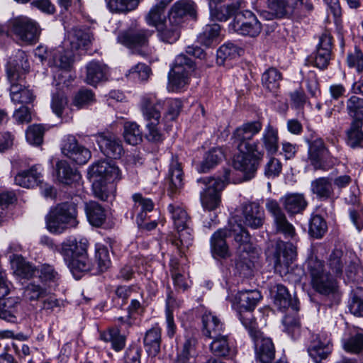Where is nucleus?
Here are the masks:
<instances>
[{"mask_svg": "<svg viewBox=\"0 0 363 363\" xmlns=\"http://www.w3.org/2000/svg\"><path fill=\"white\" fill-rule=\"evenodd\" d=\"M307 269L312 289L323 297L325 304L329 307L339 304L342 293L337 277L327 270L324 262L312 256L307 260Z\"/></svg>", "mask_w": 363, "mask_h": 363, "instance_id": "f257e3e1", "label": "nucleus"}, {"mask_svg": "<svg viewBox=\"0 0 363 363\" xmlns=\"http://www.w3.org/2000/svg\"><path fill=\"white\" fill-rule=\"evenodd\" d=\"M88 240L85 238L77 240L75 238L69 237L60 245L59 253L76 279H79L81 272L91 270V263L87 257Z\"/></svg>", "mask_w": 363, "mask_h": 363, "instance_id": "f03ea898", "label": "nucleus"}, {"mask_svg": "<svg viewBox=\"0 0 363 363\" xmlns=\"http://www.w3.org/2000/svg\"><path fill=\"white\" fill-rule=\"evenodd\" d=\"M89 174L93 179L94 195L102 201H106L111 191L114 188L111 184L110 189L106 184H112L121 179V173L112 162L101 160L94 163L89 168Z\"/></svg>", "mask_w": 363, "mask_h": 363, "instance_id": "7ed1b4c3", "label": "nucleus"}, {"mask_svg": "<svg viewBox=\"0 0 363 363\" xmlns=\"http://www.w3.org/2000/svg\"><path fill=\"white\" fill-rule=\"evenodd\" d=\"M249 218V205L244 203L236 208L230 223L235 240L239 245L238 250L240 252V262L246 265H247V261L250 257ZM247 267H248V266Z\"/></svg>", "mask_w": 363, "mask_h": 363, "instance_id": "20e7f679", "label": "nucleus"}, {"mask_svg": "<svg viewBox=\"0 0 363 363\" xmlns=\"http://www.w3.org/2000/svg\"><path fill=\"white\" fill-rule=\"evenodd\" d=\"M77 215L74 202L60 203L51 208L46 216V228L52 233L61 234L69 228L77 227Z\"/></svg>", "mask_w": 363, "mask_h": 363, "instance_id": "39448f33", "label": "nucleus"}, {"mask_svg": "<svg viewBox=\"0 0 363 363\" xmlns=\"http://www.w3.org/2000/svg\"><path fill=\"white\" fill-rule=\"evenodd\" d=\"M197 182L203 185V191L200 193L202 207L205 211H216L221 203L220 192L225 186V180L206 177L199 179Z\"/></svg>", "mask_w": 363, "mask_h": 363, "instance_id": "423d86ee", "label": "nucleus"}, {"mask_svg": "<svg viewBox=\"0 0 363 363\" xmlns=\"http://www.w3.org/2000/svg\"><path fill=\"white\" fill-rule=\"evenodd\" d=\"M9 26L10 32L21 43L32 45L39 39L40 28L38 23L26 16L11 18L9 21Z\"/></svg>", "mask_w": 363, "mask_h": 363, "instance_id": "0eeeda50", "label": "nucleus"}, {"mask_svg": "<svg viewBox=\"0 0 363 363\" xmlns=\"http://www.w3.org/2000/svg\"><path fill=\"white\" fill-rule=\"evenodd\" d=\"M194 71L193 61L184 55H179L168 74L167 89L177 92L189 84V78Z\"/></svg>", "mask_w": 363, "mask_h": 363, "instance_id": "6e6552de", "label": "nucleus"}, {"mask_svg": "<svg viewBox=\"0 0 363 363\" xmlns=\"http://www.w3.org/2000/svg\"><path fill=\"white\" fill-rule=\"evenodd\" d=\"M238 152L235 155L233 166L243 173L245 180L249 178L250 164V124L246 123L235 132Z\"/></svg>", "mask_w": 363, "mask_h": 363, "instance_id": "1a4fd4ad", "label": "nucleus"}, {"mask_svg": "<svg viewBox=\"0 0 363 363\" xmlns=\"http://www.w3.org/2000/svg\"><path fill=\"white\" fill-rule=\"evenodd\" d=\"M62 153L77 164H85L91 158V151L79 144L75 136L68 135L61 143Z\"/></svg>", "mask_w": 363, "mask_h": 363, "instance_id": "9d476101", "label": "nucleus"}, {"mask_svg": "<svg viewBox=\"0 0 363 363\" xmlns=\"http://www.w3.org/2000/svg\"><path fill=\"white\" fill-rule=\"evenodd\" d=\"M153 33L154 30L140 28L137 23H134L129 28L118 35L117 40L128 48L143 47L147 45L149 38Z\"/></svg>", "mask_w": 363, "mask_h": 363, "instance_id": "9b49d317", "label": "nucleus"}, {"mask_svg": "<svg viewBox=\"0 0 363 363\" xmlns=\"http://www.w3.org/2000/svg\"><path fill=\"white\" fill-rule=\"evenodd\" d=\"M296 257V248L291 242L278 240L273 254L274 266L279 273H286L290 264Z\"/></svg>", "mask_w": 363, "mask_h": 363, "instance_id": "f8f14e48", "label": "nucleus"}, {"mask_svg": "<svg viewBox=\"0 0 363 363\" xmlns=\"http://www.w3.org/2000/svg\"><path fill=\"white\" fill-rule=\"evenodd\" d=\"M29 67L25 52L18 50L8 62L6 72L9 82H23L24 75L28 71Z\"/></svg>", "mask_w": 363, "mask_h": 363, "instance_id": "ddd939ff", "label": "nucleus"}, {"mask_svg": "<svg viewBox=\"0 0 363 363\" xmlns=\"http://www.w3.org/2000/svg\"><path fill=\"white\" fill-rule=\"evenodd\" d=\"M101 151L107 157L113 159L120 158L123 153L121 140L109 133H99L93 135Z\"/></svg>", "mask_w": 363, "mask_h": 363, "instance_id": "4468645a", "label": "nucleus"}, {"mask_svg": "<svg viewBox=\"0 0 363 363\" xmlns=\"http://www.w3.org/2000/svg\"><path fill=\"white\" fill-rule=\"evenodd\" d=\"M73 65V52L63 44L52 50L48 59V65L53 72H69Z\"/></svg>", "mask_w": 363, "mask_h": 363, "instance_id": "2eb2a0df", "label": "nucleus"}, {"mask_svg": "<svg viewBox=\"0 0 363 363\" xmlns=\"http://www.w3.org/2000/svg\"><path fill=\"white\" fill-rule=\"evenodd\" d=\"M164 102L158 99L155 94L148 93L142 96L140 99V111L145 121H160L161 110Z\"/></svg>", "mask_w": 363, "mask_h": 363, "instance_id": "dca6fc26", "label": "nucleus"}, {"mask_svg": "<svg viewBox=\"0 0 363 363\" xmlns=\"http://www.w3.org/2000/svg\"><path fill=\"white\" fill-rule=\"evenodd\" d=\"M196 6L192 0H179L176 1L168 12V18L172 22L182 25L186 16L195 18Z\"/></svg>", "mask_w": 363, "mask_h": 363, "instance_id": "f3484780", "label": "nucleus"}, {"mask_svg": "<svg viewBox=\"0 0 363 363\" xmlns=\"http://www.w3.org/2000/svg\"><path fill=\"white\" fill-rule=\"evenodd\" d=\"M133 205L128 213H130V218L136 216V223L138 226L143 225L147 218L148 212L152 211L154 203L147 198H144L141 194L136 193L132 196Z\"/></svg>", "mask_w": 363, "mask_h": 363, "instance_id": "a211bd4d", "label": "nucleus"}, {"mask_svg": "<svg viewBox=\"0 0 363 363\" xmlns=\"http://www.w3.org/2000/svg\"><path fill=\"white\" fill-rule=\"evenodd\" d=\"M230 230L227 228H219L211 235L210 239L211 252L213 257L225 259L230 256L226 238L230 236Z\"/></svg>", "mask_w": 363, "mask_h": 363, "instance_id": "6ab92c4d", "label": "nucleus"}, {"mask_svg": "<svg viewBox=\"0 0 363 363\" xmlns=\"http://www.w3.org/2000/svg\"><path fill=\"white\" fill-rule=\"evenodd\" d=\"M330 339L326 334L316 335L311 342L308 348L309 355L316 363L325 359L330 353Z\"/></svg>", "mask_w": 363, "mask_h": 363, "instance_id": "aec40b11", "label": "nucleus"}, {"mask_svg": "<svg viewBox=\"0 0 363 363\" xmlns=\"http://www.w3.org/2000/svg\"><path fill=\"white\" fill-rule=\"evenodd\" d=\"M280 203L290 216L301 213L308 206L304 194L301 193H287L280 199Z\"/></svg>", "mask_w": 363, "mask_h": 363, "instance_id": "412c9836", "label": "nucleus"}, {"mask_svg": "<svg viewBox=\"0 0 363 363\" xmlns=\"http://www.w3.org/2000/svg\"><path fill=\"white\" fill-rule=\"evenodd\" d=\"M352 254L351 252H344L339 249H335L329 255L328 259V266L330 273L337 278H340Z\"/></svg>", "mask_w": 363, "mask_h": 363, "instance_id": "4be33fe9", "label": "nucleus"}, {"mask_svg": "<svg viewBox=\"0 0 363 363\" xmlns=\"http://www.w3.org/2000/svg\"><path fill=\"white\" fill-rule=\"evenodd\" d=\"M310 190L320 201L330 199L334 196L333 179L328 177L316 178L311 182Z\"/></svg>", "mask_w": 363, "mask_h": 363, "instance_id": "5701e85b", "label": "nucleus"}, {"mask_svg": "<svg viewBox=\"0 0 363 363\" xmlns=\"http://www.w3.org/2000/svg\"><path fill=\"white\" fill-rule=\"evenodd\" d=\"M42 178V168L34 165L27 170L20 172L14 179L15 183L24 188H33L38 186Z\"/></svg>", "mask_w": 363, "mask_h": 363, "instance_id": "b1692460", "label": "nucleus"}, {"mask_svg": "<svg viewBox=\"0 0 363 363\" xmlns=\"http://www.w3.org/2000/svg\"><path fill=\"white\" fill-rule=\"evenodd\" d=\"M170 273L174 285L177 290L186 291L190 287L189 272L185 265L181 264L176 259H172L169 263Z\"/></svg>", "mask_w": 363, "mask_h": 363, "instance_id": "393cba45", "label": "nucleus"}, {"mask_svg": "<svg viewBox=\"0 0 363 363\" xmlns=\"http://www.w3.org/2000/svg\"><path fill=\"white\" fill-rule=\"evenodd\" d=\"M274 294V303L280 310L284 311L291 308L294 312H298V301L296 298L292 299L288 289L282 284L275 286Z\"/></svg>", "mask_w": 363, "mask_h": 363, "instance_id": "a878e982", "label": "nucleus"}, {"mask_svg": "<svg viewBox=\"0 0 363 363\" xmlns=\"http://www.w3.org/2000/svg\"><path fill=\"white\" fill-rule=\"evenodd\" d=\"M91 43V35L89 32L74 28L67 34V39L63 43L67 48L69 45L71 50L85 49Z\"/></svg>", "mask_w": 363, "mask_h": 363, "instance_id": "bb28decb", "label": "nucleus"}, {"mask_svg": "<svg viewBox=\"0 0 363 363\" xmlns=\"http://www.w3.org/2000/svg\"><path fill=\"white\" fill-rule=\"evenodd\" d=\"M10 96L11 101L14 104H30L35 100V94L31 89L25 86L24 80L10 83Z\"/></svg>", "mask_w": 363, "mask_h": 363, "instance_id": "cd10ccee", "label": "nucleus"}, {"mask_svg": "<svg viewBox=\"0 0 363 363\" xmlns=\"http://www.w3.org/2000/svg\"><path fill=\"white\" fill-rule=\"evenodd\" d=\"M85 82L92 86L107 79L108 67L101 62L92 60L86 66Z\"/></svg>", "mask_w": 363, "mask_h": 363, "instance_id": "c85d7f7f", "label": "nucleus"}, {"mask_svg": "<svg viewBox=\"0 0 363 363\" xmlns=\"http://www.w3.org/2000/svg\"><path fill=\"white\" fill-rule=\"evenodd\" d=\"M181 27V25L174 23L168 18L167 21L155 28L160 40L164 43L172 44L177 42L180 37Z\"/></svg>", "mask_w": 363, "mask_h": 363, "instance_id": "c756f323", "label": "nucleus"}, {"mask_svg": "<svg viewBox=\"0 0 363 363\" xmlns=\"http://www.w3.org/2000/svg\"><path fill=\"white\" fill-rule=\"evenodd\" d=\"M245 2L243 0H235L230 4L210 8V17L218 21H226L235 12L245 7Z\"/></svg>", "mask_w": 363, "mask_h": 363, "instance_id": "7c9ffc66", "label": "nucleus"}, {"mask_svg": "<svg viewBox=\"0 0 363 363\" xmlns=\"http://www.w3.org/2000/svg\"><path fill=\"white\" fill-rule=\"evenodd\" d=\"M203 333L209 338L217 337L224 332V326L220 319L211 312L202 316Z\"/></svg>", "mask_w": 363, "mask_h": 363, "instance_id": "2f4dec72", "label": "nucleus"}, {"mask_svg": "<svg viewBox=\"0 0 363 363\" xmlns=\"http://www.w3.org/2000/svg\"><path fill=\"white\" fill-rule=\"evenodd\" d=\"M9 259L13 273L20 278L30 279L37 272L35 267L26 262L22 256L13 255L10 256Z\"/></svg>", "mask_w": 363, "mask_h": 363, "instance_id": "473e14b6", "label": "nucleus"}, {"mask_svg": "<svg viewBox=\"0 0 363 363\" xmlns=\"http://www.w3.org/2000/svg\"><path fill=\"white\" fill-rule=\"evenodd\" d=\"M282 79L281 72L274 67L267 69L261 77V82L264 89L274 94L279 89Z\"/></svg>", "mask_w": 363, "mask_h": 363, "instance_id": "72a5a7b5", "label": "nucleus"}, {"mask_svg": "<svg viewBox=\"0 0 363 363\" xmlns=\"http://www.w3.org/2000/svg\"><path fill=\"white\" fill-rule=\"evenodd\" d=\"M162 330L158 325L148 330L144 337V345L148 355L155 357L160 351Z\"/></svg>", "mask_w": 363, "mask_h": 363, "instance_id": "f704fd0d", "label": "nucleus"}, {"mask_svg": "<svg viewBox=\"0 0 363 363\" xmlns=\"http://www.w3.org/2000/svg\"><path fill=\"white\" fill-rule=\"evenodd\" d=\"M167 209L176 229L184 230L191 225V218L182 206L178 203H170Z\"/></svg>", "mask_w": 363, "mask_h": 363, "instance_id": "c9c22d12", "label": "nucleus"}, {"mask_svg": "<svg viewBox=\"0 0 363 363\" xmlns=\"http://www.w3.org/2000/svg\"><path fill=\"white\" fill-rule=\"evenodd\" d=\"M235 306L238 311L240 320L245 328L250 331V322L245 314L250 311V291L247 290L239 291L235 298Z\"/></svg>", "mask_w": 363, "mask_h": 363, "instance_id": "e433bc0d", "label": "nucleus"}, {"mask_svg": "<svg viewBox=\"0 0 363 363\" xmlns=\"http://www.w3.org/2000/svg\"><path fill=\"white\" fill-rule=\"evenodd\" d=\"M210 350L215 356L233 357L235 354V348L230 345L228 335L221 334L217 337H212Z\"/></svg>", "mask_w": 363, "mask_h": 363, "instance_id": "4c0bfd02", "label": "nucleus"}, {"mask_svg": "<svg viewBox=\"0 0 363 363\" xmlns=\"http://www.w3.org/2000/svg\"><path fill=\"white\" fill-rule=\"evenodd\" d=\"M196 340L188 337L180 347L177 349V357L174 363H194L196 354Z\"/></svg>", "mask_w": 363, "mask_h": 363, "instance_id": "58836bf2", "label": "nucleus"}, {"mask_svg": "<svg viewBox=\"0 0 363 363\" xmlns=\"http://www.w3.org/2000/svg\"><path fill=\"white\" fill-rule=\"evenodd\" d=\"M57 179L65 184H71L80 179L79 173L72 169L65 160H61L56 164Z\"/></svg>", "mask_w": 363, "mask_h": 363, "instance_id": "ea45409f", "label": "nucleus"}, {"mask_svg": "<svg viewBox=\"0 0 363 363\" xmlns=\"http://www.w3.org/2000/svg\"><path fill=\"white\" fill-rule=\"evenodd\" d=\"M85 212L89 223L94 226H101L106 219L103 207L96 201L85 203Z\"/></svg>", "mask_w": 363, "mask_h": 363, "instance_id": "a19ab883", "label": "nucleus"}, {"mask_svg": "<svg viewBox=\"0 0 363 363\" xmlns=\"http://www.w3.org/2000/svg\"><path fill=\"white\" fill-rule=\"evenodd\" d=\"M100 339L106 342H111L112 348L116 351H121L125 345V337L121 335L118 328H111L107 330L101 332Z\"/></svg>", "mask_w": 363, "mask_h": 363, "instance_id": "79ce46f5", "label": "nucleus"}, {"mask_svg": "<svg viewBox=\"0 0 363 363\" xmlns=\"http://www.w3.org/2000/svg\"><path fill=\"white\" fill-rule=\"evenodd\" d=\"M363 122L352 120L350 129L347 131V144L352 148L363 147Z\"/></svg>", "mask_w": 363, "mask_h": 363, "instance_id": "37998d69", "label": "nucleus"}, {"mask_svg": "<svg viewBox=\"0 0 363 363\" xmlns=\"http://www.w3.org/2000/svg\"><path fill=\"white\" fill-rule=\"evenodd\" d=\"M220 26L217 23L206 25L198 35V41L201 45L209 47L216 43L220 36Z\"/></svg>", "mask_w": 363, "mask_h": 363, "instance_id": "c03bdc74", "label": "nucleus"}, {"mask_svg": "<svg viewBox=\"0 0 363 363\" xmlns=\"http://www.w3.org/2000/svg\"><path fill=\"white\" fill-rule=\"evenodd\" d=\"M177 235L171 239L172 244L174 245L181 253H184L193 243V235L191 225L185 229H177Z\"/></svg>", "mask_w": 363, "mask_h": 363, "instance_id": "a18cd8bd", "label": "nucleus"}, {"mask_svg": "<svg viewBox=\"0 0 363 363\" xmlns=\"http://www.w3.org/2000/svg\"><path fill=\"white\" fill-rule=\"evenodd\" d=\"M224 158V154L221 148L214 147L207 152L201 162L199 171L206 172L216 166Z\"/></svg>", "mask_w": 363, "mask_h": 363, "instance_id": "49530a36", "label": "nucleus"}, {"mask_svg": "<svg viewBox=\"0 0 363 363\" xmlns=\"http://www.w3.org/2000/svg\"><path fill=\"white\" fill-rule=\"evenodd\" d=\"M141 0H106L108 9L113 13H126L138 8Z\"/></svg>", "mask_w": 363, "mask_h": 363, "instance_id": "de8ad7c7", "label": "nucleus"}, {"mask_svg": "<svg viewBox=\"0 0 363 363\" xmlns=\"http://www.w3.org/2000/svg\"><path fill=\"white\" fill-rule=\"evenodd\" d=\"M48 294V290L45 284L40 285L35 282H30L25 286L23 297L26 301H33L45 298Z\"/></svg>", "mask_w": 363, "mask_h": 363, "instance_id": "09e8293b", "label": "nucleus"}, {"mask_svg": "<svg viewBox=\"0 0 363 363\" xmlns=\"http://www.w3.org/2000/svg\"><path fill=\"white\" fill-rule=\"evenodd\" d=\"M123 135L125 141L131 145H136L143 140V134L140 129V125L135 122L125 123Z\"/></svg>", "mask_w": 363, "mask_h": 363, "instance_id": "8fccbe9b", "label": "nucleus"}, {"mask_svg": "<svg viewBox=\"0 0 363 363\" xmlns=\"http://www.w3.org/2000/svg\"><path fill=\"white\" fill-rule=\"evenodd\" d=\"M168 175L170 182V189L174 191L180 189L183 186V172L177 159H172Z\"/></svg>", "mask_w": 363, "mask_h": 363, "instance_id": "3c124183", "label": "nucleus"}, {"mask_svg": "<svg viewBox=\"0 0 363 363\" xmlns=\"http://www.w3.org/2000/svg\"><path fill=\"white\" fill-rule=\"evenodd\" d=\"M347 114L353 120H360L363 122V99L357 96H350L346 102Z\"/></svg>", "mask_w": 363, "mask_h": 363, "instance_id": "603ef678", "label": "nucleus"}, {"mask_svg": "<svg viewBox=\"0 0 363 363\" xmlns=\"http://www.w3.org/2000/svg\"><path fill=\"white\" fill-rule=\"evenodd\" d=\"M277 233L284 235L286 239H293L296 235L294 226L287 220L285 214L274 220Z\"/></svg>", "mask_w": 363, "mask_h": 363, "instance_id": "864d4df0", "label": "nucleus"}, {"mask_svg": "<svg viewBox=\"0 0 363 363\" xmlns=\"http://www.w3.org/2000/svg\"><path fill=\"white\" fill-rule=\"evenodd\" d=\"M349 309L356 316H363V288L357 287L350 295Z\"/></svg>", "mask_w": 363, "mask_h": 363, "instance_id": "5fc2aeb1", "label": "nucleus"}, {"mask_svg": "<svg viewBox=\"0 0 363 363\" xmlns=\"http://www.w3.org/2000/svg\"><path fill=\"white\" fill-rule=\"evenodd\" d=\"M159 125L160 121H146L145 137L148 141L154 143H160L165 138L164 133L160 129Z\"/></svg>", "mask_w": 363, "mask_h": 363, "instance_id": "6e6d98bb", "label": "nucleus"}, {"mask_svg": "<svg viewBox=\"0 0 363 363\" xmlns=\"http://www.w3.org/2000/svg\"><path fill=\"white\" fill-rule=\"evenodd\" d=\"M263 143L264 147L269 154H275L279 148L278 145V133L277 130L274 129L269 125L265 129L263 137Z\"/></svg>", "mask_w": 363, "mask_h": 363, "instance_id": "4d7b16f0", "label": "nucleus"}, {"mask_svg": "<svg viewBox=\"0 0 363 363\" xmlns=\"http://www.w3.org/2000/svg\"><path fill=\"white\" fill-rule=\"evenodd\" d=\"M346 276L350 281L359 282L363 279V269L359 264V260L354 255L352 254L345 267Z\"/></svg>", "mask_w": 363, "mask_h": 363, "instance_id": "13d9d810", "label": "nucleus"}, {"mask_svg": "<svg viewBox=\"0 0 363 363\" xmlns=\"http://www.w3.org/2000/svg\"><path fill=\"white\" fill-rule=\"evenodd\" d=\"M344 350L352 354H361L363 352V334L357 333L350 337L343 340Z\"/></svg>", "mask_w": 363, "mask_h": 363, "instance_id": "bf43d9fd", "label": "nucleus"}, {"mask_svg": "<svg viewBox=\"0 0 363 363\" xmlns=\"http://www.w3.org/2000/svg\"><path fill=\"white\" fill-rule=\"evenodd\" d=\"M328 226L320 215H313L309 221V234L315 238H320L327 231Z\"/></svg>", "mask_w": 363, "mask_h": 363, "instance_id": "052dcab7", "label": "nucleus"}, {"mask_svg": "<svg viewBox=\"0 0 363 363\" xmlns=\"http://www.w3.org/2000/svg\"><path fill=\"white\" fill-rule=\"evenodd\" d=\"M244 51L242 48L236 46L232 43H227L223 44L219 48L217 51L218 60H221V62L229 59H234L243 54Z\"/></svg>", "mask_w": 363, "mask_h": 363, "instance_id": "680f3d73", "label": "nucleus"}, {"mask_svg": "<svg viewBox=\"0 0 363 363\" xmlns=\"http://www.w3.org/2000/svg\"><path fill=\"white\" fill-rule=\"evenodd\" d=\"M230 26L238 34L247 35L250 33L249 18L243 11L235 13V18Z\"/></svg>", "mask_w": 363, "mask_h": 363, "instance_id": "e2e57ef3", "label": "nucleus"}, {"mask_svg": "<svg viewBox=\"0 0 363 363\" xmlns=\"http://www.w3.org/2000/svg\"><path fill=\"white\" fill-rule=\"evenodd\" d=\"M95 259L97 268L100 272L106 271L111 265L108 248L101 244L96 245Z\"/></svg>", "mask_w": 363, "mask_h": 363, "instance_id": "0e129e2a", "label": "nucleus"}, {"mask_svg": "<svg viewBox=\"0 0 363 363\" xmlns=\"http://www.w3.org/2000/svg\"><path fill=\"white\" fill-rule=\"evenodd\" d=\"M45 128L40 124H33L26 130V138L28 143L33 145H40L43 140Z\"/></svg>", "mask_w": 363, "mask_h": 363, "instance_id": "69168bd1", "label": "nucleus"}, {"mask_svg": "<svg viewBox=\"0 0 363 363\" xmlns=\"http://www.w3.org/2000/svg\"><path fill=\"white\" fill-rule=\"evenodd\" d=\"M328 150L325 147L324 142L322 139L318 138L314 140L309 145V160L311 164L320 157L327 155Z\"/></svg>", "mask_w": 363, "mask_h": 363, "instance_id": "338daca9", "label": "nucleus"}, {"mask_svg": "<svg viewBox=\"0 0 363 363\" xmlns=\"http://www.w3.org/2000/svg\"><path fill=\"white\" fill-rule=\"evenodd\" d=\"M151 74L150 67L144 63H138L129 69L128 76L141 82L147 81Z\"/></svg>", "mask_w": 363, "mask_h": 363, "instance_id": "774afa93", "label": "nucleus"}]
</instances>
